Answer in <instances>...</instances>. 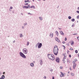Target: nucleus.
<instances>
[{
    "instance_id": "nucleus-42",
    "label": "nucleus",
    "mask_w": 79,
    "mask_h": 79,
    "mask_svg": "<svg viewBox=\"0 0 79 79\" xmlns=\"http://www.w3.org/2000/svg\"><path fill=\"white\" fill-rule=\"evenodd\" d=\"M10 9H13V7H10Z\"/></svg>"
},
{
    "instance_id": "nucleus-53",
    "label": "nucleus",
    "mask_w": 79,
    "mask_h": 79,
    "mask_svg": "<svg viewBox=\"0 0 79 79\" xmlns=\"http://www.w3.org/2000/svg\"><path fill=\"white\" fill-rule=\"evenodd\" d=\"M28 1H29V0H27V1L28 2Z\"/></svg>"
},
{
    "instance_id": "nucleus-16",
    "label": "nucleus",
    "mask_w": 79,
    "mask_h": 79,
    "mask_svg": "<svg viewBox=\"0 0 79 79\" xmlns=\"http://www.w3.org/2000/svg\"><path fill=\"white\" fill-rule=\"evenodd\" d=\"M55 33L57 35V36H58V35H59V34H58V32L57 31H55Z\"/></svg>"
},
{
    "instance_id": "nucleus-58",
    "label": "nucleus",
    "mask_w": 79,
    "mask_h": 79,
    "mask_svg": "<svg viewBox=\"0 0 79 79\" xmlns=\"http://www.w3.org/2000/svg\"><path fill=\"white\" fill-rule=\"evenodd\" d=\"M74 35H76V34H74Z\"/></svg>"
},
{
    "instance_id": "nucleus-37",
    "label": "nucleus",
    "mask_w": 79,
    "mask_h": 79,
    "mask_svg": "<svg viewBox=\"0 0 79 79\" xmlns=\"http://www.w3.org/2000/svg\"><path fill=\"white\" fill-rule=\"evenodd\" d=\"M28 15H32V14L30 13H28Z\"/></svg>"
},
{
    "instance_id": "nucleus-26",
    "label": "nucleus",
    "mask_w": 79,
    "mask_h": 79,
    "mask_svg": "<svg viewBox=\"0 0 79 79\" xmlns=\"http://www.w3.org/2000/svg\"><path fill=\"white\" fill-rule=\"evenodd\" d=\"M29 44V43L28 42H27V45H28Z\"/></svg>"
},
{
    "instance_id": "nucleus-10",
    "label": "nucleus",
    "mask_w": 79,
    "mask_h": 79,
    "mask_svg": "<svg viewBox=\"0 0 79 79\" xmlns=\"http://www.w3.org/2000/svg\"><path fill=\"white\" fill-rule=\"evenodd\" d=\"M77 65V64H75L73 65V69H75V68H76V67Z\"/></svg>"
},
{
    "instance_id": "nucleus-1",
    "label": "nucleus",
    "mask_w": 79,
    "mask_h": 79,
    "mask_svg": "<svg viewBox=\"0 0 79 79\" xmlns=\"http://www.w3.org/2000/svg\"><path fill=\"white\" fill-rule=\"evenodd\" d=\"M58 48L57 46H55L54 49V53L55 55L56 56L58 55Z\"/></svg>"
},
{
    "instance_id": "nucleus-36",
    "label": "nucleus",
    "mask_w": 79,
    "mask_h": 79,
    "mask_svg": "<svg viewBox=\"0 0 79 79\" xmlns=\"http://www.w3.org/2000/svg\"><path fill=\"white\" fill-rule=\"evenodd\" d=\"M60 69H63V67L62 66L60 67Z\"/></svg>"
},
{
    "instance_id": "nucleus-21",
    "label": "nucleus",
    "mask_w": 79,
    "mask_h": 79,
    "mask_svg": "<svg viewBox=\"0 0 79 79\" xmlns=\"http://www.w3.org/2000/svg\"><path fill=\"white\" fill-rule=\"evenodd\" d=\"M71 21H73V22H74V21H75V19H71Z\"/></svg>"
},
{
    "instance_id": "nucleus-9",
    "label": "nucleus",
    "mask_w": 79,
    "mask_h": 79,
    "mask_svg": "<svg viewBox=\"0 0 79 79\" xmlns=\"http://www.w3.org/2000/svg\"><path fill=\"white\" fill-rule=\"evenodd\" d=\"M77 61V59H75L73 60V61L72 62L73 64H75V63H76V61Z\"/></svg>"
},
{
    "instance_id": "nucleus-34",
    "label": "nucleus",
    "mask_w": 79,
    "mask_h": 79,
    "mask_svg": "<svg viewBox=\"0 0 79 79\" xmlns=\"http://www.w3.org/2000/svg\"><path fill=\"white\" fill-rule=\"evenodd\" d=\"M70 50H73V49L72 48H70Z\"/></svg>"
},
{
    "instance_id": "nucleus-56",
    "label": "nucleus",
    "mask_w": 79,
    "mask_h": 79,
    "mask_svg": "<svg viewBox=\"0 0 79 79\" xmlns=\"http://www.w3.org/2000/svg\"><path fill=\"white\" fill-rule=\"evenodd\" d=\"M38 1H40V0H38Z\"/></svg>"
},
{
    "instance_id": "nucleus-49",
    "label": "nucleus",
    "mask_w": 79,
    "mask_h": 79,
    "mask_svg": "<svg viewBox=\"0 0 79 79\" xmlns=\"http://www.w3.org/2000/svg\"><path fill=\"white\" fill-rule=\"evenodd\" d=\"M5 72H4L3 73V74H5Z\"/></svg>"
},
{
    "instance_id": "nucleus-45",
    "label": "nucleus",
    "mask_w": 79,
    "mask_h": 79,
    "mask_svg": "<svg viewBox=\"0 0 79 79\" xmlns=\"http://www.w3.org/2000/svg\"><path fill=\"white\" fill-rule=\"evenodd\" d=\"M62 43H63V44H65V42H62Z\"/></svg>"
},
{
    "instance_id": "nucleus-24",
    "label": "nucleus",
    "mask_w": 79,
    "mask_h": 79,
    "mask_svg": "<svg viewBox=\"0 0 79 79\" xmlns=\"http://www.w3.org/2000/svg\"><path fill=\"white\" fill-rule=\"evenodd\" d=\"M75 52L76 53H78V51H77V50H76L75 51Z\"/></svg>"
},
{
    "instance_id": "nucleus-41",
    "label": "nucleus",
    "mask_w": 79,
    "mask_h": 79,
    "mask_svg": "<svg viewBox=\"0 0 79 79\" xmlns=\"http://www.w3.org/2000/svg\"><path fill=\"white\" fill-rule=\"evenodd\" d=\"M69 57H70V58H71V55H69Z\"/></svg>"
},
{
    "instance_id": "nucleus-46",
    "label": "nucleus",
    "mask_w": 79,
    "mask_h": 79,
    "mask_svg": "<svg viewBox=\"0 0 79 79\" xmlns=\"http://www.w3.org/2000/svg\"><path fill=\"white\" fill-rule=\"evenodd\" d=\"M68 74H69V71H68Z\"/></svg>"
},
{
    "instance_id": "nucleus-14",
    "label": "nucleus",
    "mask_w": 79,
    "mask_h": 79,
    "mask_svg": "<svg viewBox=\"0 0 79 79\" xmlns=\"http://www.w3.org/2000/svg\"><path fill=\"white\" fill-rule=\"evenodd\" d=\"M30 66H31L32 67H33L34 66V63H31V64H30Z\"/></svg>"
},
{
    "instance_id": "nucleus-61",
    "label": "nucleus",
    "mask_w": 79,
    "mask_h": 79,
    "mask_svg": "<svg viewBox=\"0 0 79 79\" xmlns=\"http://www.w3.org/2000/svg\"><path fill=\"white\" fill-rule=\"evenodd\" d=\"M63 55H64V54H63Z\"/></svg>"
},
{
    "instance_id": "nucleus-7",
    "label": "nucleus",
    "mask_w": 79,
    "mask_h": 79,
    "mask_svg": "<svg viewBox=\"0 0 79 79\" xmlns=\"http://www.w3.org/2000/svg\"><path fill=\"white\" fill-rule=\"evenodd\" d=\"M56 62L57 63H60V58L58 57H56L55 59Z\"/></svg>"
},
{
    "instance_id": "nucleus-62",
    "label": "nucleus",
    "mask_w": 79,
    "mask_h": 79,
    "mask_svg": "<svg viewBox=\"0 0 79 79\" xmlns=\"http://www.w3.org/2000/svg\"><path fill=\"white\" fill-rule=\"evenodd\" d=\"M1 59H0V60H1Z\"/></svg>"
},
{
    "instance_id": "nucleus-55",
    "label": "nucleus",
    "mask_w": 79,
    "mask_h": 79,
    "mask_svg": "<svg viewBox=\"0 0 79 79\" xmlns=\"http://www.w3.org/2000/svg\"><path fill=\"white\" fill-rule=\"evenodd\" d=\"M33 0V2H34L35 0Z\"/></svg>"
},
{
    "instance_id": "nucleus-32",
    "label": "nucleus",
    "mask_w": 79,
    "mask_h": 79,
    "mask_svg": "<svg viewBox=\"0 0 79 79\" xmlns=\"http://www.w3.org/2000/svg\"><path fill=\"white\" fill-rule=\"evenodd\" d=\"M63 63H65V60H63Z\"/></svg>"
},
{
    "instance_id": "nucleus-40",
    "label": "nucleus",
    "mask_w": 79,
    "mask_h": 79,
    "mask_svg": "<svg viewBox=\"0 0 79 79\" xmlns=\"http://www.w3.org/2000/svg\"><path fill=\"white\" fill-rule=\"evenodd\" d=\"M44 79H46V76H44Z\"/></svg>"
},
{
    "instance_id": "nucleus-47",
    "label": "nucleus",
    "mask_w": 79,
    "mask_h": 79,
    "mask_svg": "<svg viewBox=\"0 0 79 79\" xmlns=\"http://www.w3.org/2000/svg\"><path fill=\"white\" fill-rule=\"evenodd\" d=\"M52 79H55L54 78V77H52Z\"/></svg>"
},
{
    "instance_id": "nucleus-8",
    "label": "nucleus",
    "mask_w": 79,
    "mask_h": 79,
    "mask_svg": "<svg viewBox=\"0 0 79 79\" xmlns=\"http://www.w3.org/2000/svg\"><path fill=\"white\" fill-rule=\"evenodd\" d=\"M55 40H56V41H57L58 42H60V40H59V39H58V38L57 37H56L55 38Z\"/></svg>"
},
{
    "instance_id": "nucleus-17",
    "label": "nucleus",
    "mask_w": 79,
    "mask_h": 79,
    "mask_svg": "<svg viewBox=\"0 0 79 79\" xmlns=\"http://www.w3.org/2000/svg\"><path fill=\"white\" fill-rule=\"evenodd\" d=\"M24 8H30V6H24Z\"/></svg>"
},
{
    "instance_id": "nucleus-27",
    "label": "nucleus",
    "mask_w": 79,
    "mask_h": 79,
    "mask_svg": "<svg viewBox=\"0 0 79 79\" xmlns=\"http://www.w3.org/2000/svg\"><path fill=\"white\" fill-rule=\"evenodd\" d=\"M67 54H69V50H68L67 51Z\"/></svg>"
},
{
    "instance_id": "nucleus-20",
    "label": "nucleus",
    "mask_w": 79,
    "mask_h": 79,
    "mask_svg": "<svg viewBox=\"0 0 79 79\" xmlns=\"http://www.w3.org/2000/svg\"><path fill=\"white\" fill-rule=\"evenodd\" d=\"M2 79H5V76L4 75H2Z\"/></svg>"
},
{
    "instance_id": "nucleus-38",
    "label": "nucleus",
    "mask_w": 79,
    "mask_h": 79,
    "mask_svg": "<svg viewBox=\"0 0 79 79\" xmlns=\"http://www.w3.org/2000/svg\"><path fill=\"white\" fill-rule=\"evenodd\" d=\"M77 19H79V15H78V16L77 17Z\"/></svg>"
},
{
    "instance_id": "nucleus-28",
    "label": "nucleus",
    "mask_w": 79,
    "mask_h": 79,
    "mask_svg": "<svg viewBox=\"0 0 79 79\" xmlns=\"http://www.w3.org/2000/svg\"><path fill=\"white\" fill-rule=\"evenodd\" d=\"M66 58V56H64V60H65V59Z\"/></svg>"
},
{
    "instance_id": "nucleus-25",
    "label": "nucleus",
    "mask_w": 79,
    "mask_h": 79,
    "mask_svg": "<svg viewBox=\"0 0 79 79\" xmlns=\"http://www.w3.org/2000/svg\"><path fill=\"white\" fill-rule=\"evenodd\" d=\"M63 47H64V50H65V48H66V47H65V46H64V45H63Z\"/></svg>"
},
{
    "instance_id": "nucleus-2",
    "label": "nucleus",
    "mask_w": 79,
    "mask_h": 79,
    "mask_svg": "<svg viewBox=\"0 0 79 79\" xmlns=\"http://www.w3.org/2000/svg\"><path fill=\"white\" fill-rule=\"evenodd\" d=\"M48 57L50 60H55V56L54 55L52 54H48Z\"/></svg>"
},
{
    "instance_id": "nucleus-4",
    "label": "nucleus",
    "mask_w": 79,
    "mask_h": 79,
    "mask_svg": "<svg viewBox=\"0 0 79 79\" xmlns=\"http://www.w3.org/2000/svg\"><path fill=\"white\" fill-rule=\"evenodd\" d=\"M23 52L24 54H27L28 52L27 49L26 48H24L23 49Z\"/></svg>"
},
{
    "instance_id": "nucleus-39",
    "label": "nucleus",
    "mask_w": 79,
    "mask_h": 79,
    "mask_svg": "<svg viewBox=\"0 0 79 79\" xmlns=\"http://www.w3.org/2000/svg\"><path fill=\"white\" fill-rule=\"evenodd\" d=\"M69 69H70V70H71H71H72V69H71V67H70L69 68Z\"/></svg>"
},
{
    "instance_id": "nucleus-5",
    "label": "nucleus",
    "mask_w": 79,
    "mask_h": 79,
    "mask_svg": "<svg viewBox=\"0 0 79 79\" xmlns=\"http://www.w3.org/2000/svg\"><path fill=\"white\" fill-rule=\"evenodd\" d=\"M61 74L60 75V77H64L65 75H66V73H63V72H60Z\"/></svg>"
},
{
    "instance_id": "nucleus-51",
    "label": "nucleus",
    "mask_w": 79,
    "mask_h": 79,
    "mask_svg": "<svg viewBox=\"0 0 79 79\" xmlns=\"http://www.w3.org/2000/svg\"><path fill=\"white\" fill-rule=\"evenodd\" d=\"M78 10H79V7H78Z\"/></svg>"
},
{
    "instance_id": "nucleus-22",
    "label": "nucleus",
    "mask_w": 79,
    "mask_h": 79,
    "mask_svg": "<svg viewBox=\"0 0 79 79\" xmlns=\"http://www.w3.org/2000/svg\"><path fill=\"white\" fill-rule=\"evenodd\" d=\"M25 3H26V2H31V1H25Z\"/></svg>"
},
{
    "instance_id": "nucleus-50",
    "label": "nucleus",
    "mask_w": 79,
    "mask_h": 79,
    "mask_svg": "<svg viewBox=\"0 0 79 79\" xmlns=\"http://www.w3.org/2000/svg\"><path fill=\"white\" fill-rule=\"evenodd\" d=\"M78 56H79V54H78Z\"/></svg>"
},
{
    "instance_id": "nucleus-33",
    "label": "nucleus",
    "mask_w": 79,
    "mask_h": 79,
    "mask_svg": "<svg viewBox=\"0 0 79 79\" xmlns=\"http://www.w3.org/2000/svg\"><path fill=\"white\" fill-rule=\"evenodd\" d=\"M23 35H22V34H20V37H23Z\"/></svg>"
},
{
    "instance_id": "nucleus-12",
    "label": "nucleus",
    "mask_w": 79,
    "mask_h": 79,
    "mask_svg": "<svg viewBox=\"0 0 79 79\" xmlns=\"http://www.w3.org/2000/svg\"><path fill=\"white\" fill-rule=\"evenodd\" d=\"M60 34L61 35H64V34L63 32L62 31H60Z\"/></svg>"
},
{
    "instance_id": "nucleus-11",
    "label": "nucleus",
    "mask_w": 79,
    "mask_h": 79,
    "mask_svg": "<svg viewBox=\"0 0 79 79\" xmlns=\"http://www.w3.org/2000/svg\"><path fill=\"white\" fill-rule=\"evenodd\" d=\"M70 43L71 44V45H72V46H73V45L74 44V41H71Z\"/></svg>"
},
{
    "instance_id": "nucleus-52",
    "label": "nucleus",
    "mask_w": 79,
    "mask_h": 79,
    "mask_svg": "<svg viewBox=\"0 0 79 79\" xmlns=\"http://www.w3.org/2000/svg\"><path fill=\"white\" fill-rule=\"evenodd\" d=\"M0 79H3L2 78H0Z\"/></svg>"
},
{
    "instance_id": "nucleus-48",
    "label": "nucleus",
    "mask_w": 79,
    "mask_h": 79,
    "mask_svg": "<svg viewBox=\"0 0 79 79\" xmlns=\"http://www.w3.org/2000/svg\"><path fill=\"white\" fill-rule=\"evenodd\" d=\"M22 29H24V27H22Z\"/></svg>"
},
{
    "instance_id": "nucleus-54",
    "label": "nucleus",
    "mask_w": 79,
    "mask_h": 79,
    "mask_svg": "<svg viewBox=\"0 0 79 79\" xmlns=\"http://www.w3.org/2000/svg\"><path fill=\"white\" fill-rule=\"evenodd\" d=\"M27 23H26L25 25H27Z\"/></svg>"
},
{
    "instance_id": "nucleus-30",
    "label": "nucleus",
    "mask_w": 79,
    "mask_h": 79,
    "mask_svg": "<svg viewBox=\"0 0 79 79\" xmlns=\"http://www.w3.org/2000/svg\"><path fill=\"white\" fill-rule=\"evenodd\" d=\"M40 20H42V17H40Z\"/></svg>"
},
{
    "instance_id": "nucleus-23",
    "label": "nucleus",
    "mask_w": 79,
    "mask_h": 79,
    "mask_svg": "<svg viewBox=\"0 0 79 79\" xmlns=\"http://www.w3.org/2000/svg\"><path fill=\"white\" fill-rule=\"evenodd\" d=\"M68 18L69 19H71V17L69 16L68 17Z\"/></svg>"
},
{
    "instance_id": "nucleus-43",
    "label": "nucleus",
    "mask_w": 79,
    "mask_h": 79,
    "mask_svg": "<svg viewBox=\"0 0 79 79\" xmlns=\"http://www.w3.org/2000/svg\"><path fill=\"white\" fill-rule=\"evenodd\" d=\"M77 13H79V11L78 10L77 11Z\"/></svg>"
},
{
    "instance_id": "nucleus-44",
    "label": "nucleus",
    "mask_w": 79,
    "mask_h": 79,
    "mask_svg": "<svg viewBox=\"0 0 79 79\" xmlns=\"http://www.w3.org/2000/svg\"><path fill=\"white\" fill-rule=\"evenodd\" d=\"M74 26V24H73L72 26V27H73V26Z\"/></svg>"
},
{
    "instance_id": "nucleus-13",
    "label": "nucleus",
    "mask_w": 79,
    "mask_h": 79,
    "mask_svg": "<svg viewBox=\"0 0 79 79\" xmlns=\"http://www.w3.org/2000/svg\"><path fill=\"white\" fill-rule=\"evenodd\" d=\"M53 33L52 32H51L50 33V37H53Z\"/></svg>"
},
{
    "instance_id": "nucleus-29",
    "label": "nucleus",
    "mask_w": 79,
    "mask_h": 79,
    "mask_svg": "<svg viewBox=\"0 0 79 79\" xmlns=\"http://www.w3.org/2000/svg\"><path fill=\"white\" fill-rule=\"evenodd\" d=\"M69 62H70V61H69V59H68L67 60V63H69Z\"/></svg>"
},
{
    "instance_id": "nucleus-6",
    "label": "nucleus",
    "mask_w": 79,
    "mask_h": 79,
    "mask_svg": "<svg viewBox=\"0 0 79 79\" xmlns=\"http://www.w3.org/2000/svg\"><path fill=\"white\" fill-rule=\"evenodd\" d=\"M37 44L39 45L38 46V48H41V47L42 46V44L39 43H37Z\"/></svg>"
},
{
    "instance_id": "nucleus-59",
    "label": "nucleus",
    "mask_w": 79,
    "mask_h": 79,
    "mask_svg": "<svg viewBox=\"0 0 79 79\" xmlns=\"http://www.w3.org/2000/svg\"><path fill=\"white\" fill-rule=\"evenodd\" d=\"M44 0V1H45V0Z\"/></svg>"
},
{
    "instance_id": "nucleus-15",
    "label": "nucleus",
    "mask_w": 79,
    "mask_h": 79,
    "mask_svg": "<svg viewBox=\"0 0 79 79\" xmlns=\"http://www.w3.org/2000/svg\"><path fill=\"white\" fill-rule=\"evenodd\" d=\"M40 62L41 65H42V64H43V62H42V60H40Z\"/></svg>"
},
{
    "instance_id": "nucleus-60",
    "label": "nucleus",
    "mask_w": 79,
    "mask_h": 79,
    "mask_svg": "<svg viewBox=\"0 0 79 79\" xmlns=\"http://www.w3.org/2000/svg\"><path fill=\"white\" fill-rule=\"evenodd\" d=\"M14 42H15L14 41Z\"/></svg>"
},
{
    "instance_id": "nucleus-19",
    "label": "nucleus",
    "mask_w": 79,
    "mask_h": 79,
    "mask_svg": "<svg viewBox=\"0 0 79 79\" xmlns=\"http://www.w3.org/2000/svg\"><path fill=\"white\" fill-rule=\"evenodd\" d=\"M71 75L72 76H74V74L73 73H71Z\"/></svg>"
},
{
    "instance_id": "nucleus-18",
    "label": "nucleus",
    "mask_w": 79,
    "mask_h": 79,
    "mask_svg": "<svg viewBox=\"0 0 79 79\" xmlns=\"http://www.w3.org/2000/svg\"><path fill=\"white\" fill-rule=\"evenodd\" d=\"M31 8H34V9H35V6H32L31 7Z\"/></svg>"
},
{
    "instance_id": "nucleus-3",
    "label": "nucleus",
    "mask_w": 79,
    "mask_h": 79,
    "mask_svg": "<svg viewBox=\"0 0 79 79\" xmlns=\"http://www.w3.org/2000/svg\"><path fill=\"white\" fill-rule=\"evenodd\" d=\"M20 55L21 56H22V58H26V56L24 55L23 53L22 52H20L19 53Z\"/></svg>"
},
{
    "instance_id": "nucleus-57",
    "label": "nucleus",
    "mask_w": 79,
    "mask_h": 79,
    "mask_svg": "<svg viewBox=\"0 0 79 79\" xmlns=\"http://www.w3.org/2000/svg\"><path fill=\"white\" fill-rule=\"evenodd\" d=\"M69 76V75H68V76Z\"/></svg>"
},
{
    "instance_id": "nucleus-35",
    "label": "nucleus",
    "mask_w": 79,
    "mask_h": 79,
    "mask_svg": "<svg viewBox=\"0 0 79 79\" xmlns=\"http://www.w3.org/2000/svg\"><path fill=\"white\" fill-rule=\"evenodd\" d=\"M28 3H25V5H28Z\"/></svg>"
},
{
    "instance_id": "nucleus-31",
    "label": "nucleus",
    "mask_w": 79,
    "mask_h": 79,
    "mask_svg": "<svg viewBox=\"0 0 79 79\" xmlns=\"http://www.w3.org/2000/svg\"><path fill=\"white\" fill-rule=\"evenodd\" d=\"M64 40L65 41H66V40H67V38L66 37H65Z\"/></svg>"
}]
</instances>
